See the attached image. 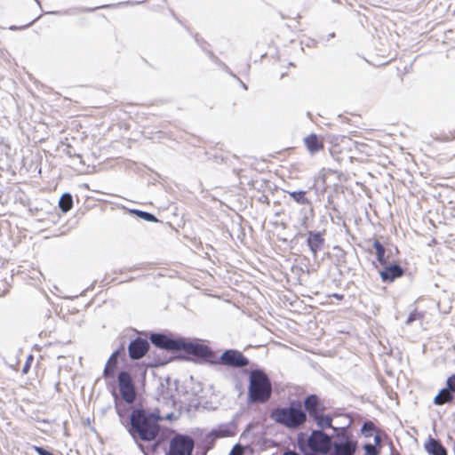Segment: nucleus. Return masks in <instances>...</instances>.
<instances>
[{"label":"nucleus","instance_id":"20e7f679","mask_svg":"<svg viewBox=\"0 0 455 455\" xmlns=\"http://www.w3.org/2000/svg\"><path fill=\"white\" fill-rule=\"evenodd\" d=\"M249 398L253 403H267L272 395V384L268 376L260 370L250 374Z\"/></svg>","mask_w":455,"mask_h":455},{"label":"nucleus","instance_id":"f03ea898","mask_svg":"<svg viewBox=\"0 0 455 455\" xmlns=\"http://www.w3.org/2000/svg\"><path fill=\"white\" fill-rule=\"evenodd\" d=\"M131 427L129 429L132 436L142 441L150 442L156 438L159 434L157 419L148 414L142 409L133 410L130 416Z\"/></svg>","mask_w":455,"mask_h":455},{"label":"nucleus","instance_id":"7c9ffc66","mask_svg":"<svg viewBox=\"0 0 455 455\" xmlns=\"http://www.w3.org/2000/svg\"><path fill=\"white\" fill-rule=\"evenodd\" d=\"M447 139L455 140V129L450 132V136Z\"/></svg>","mask_w":455,"mask_h":455},{"label":"nucleus","instance_id":"4468645a","mask_svg":"<svg viewBox=\"0 0 455 455\" xmlns=\"http://www.w3.org/2000/svg\"><path fill=\"white\" fill-rule=\"evenodd\" d=\"M304 407L312 419L324 410L316 395H307L304 400Z\"/></svg>","mask_w":455,"mask_h":455},{"label":"nucleus","instance_id":"393cba45","mask_svg":"<svg viewBox=\"0 0 455 455\" xmlns=\"http://www.w3.org/2000/svg\"><path fill=\"white\" fill-rule=\"evenodd\" d=\"M445 386L455 395V374L447 378Z\"/></svg>","mask_w":455,"mask_h":455},{"label":"nucleus","instance_id":"4be33fe9","mask_svg":"<svg viewBox=\"0 0 455 455\" xmlns=\"http://www.w3.org/2000/svg\"><path fill=\"white\" fill-rule=\"evenodd\" d=\"M306 191H293L290 192L289 195L291 198H293L299 204H307L308 201L306 197Z\"/></svg>","mask_w":455,"mask_h":455},{"label":"nucleus","instance_id":"9b49d317","mask_svg":"<svg viewBox=\"0 0 455 455\" xmlns=\"http://www.w3.org/2000/svg\"><path fill=\"white\" fill-rule=\"evenodd\" d=\"M338 437L341 442L334 443L332 455H354L357 449V442L353 439L352 435L343 429Z\"/></svg>","mask_w":455,"mask_h":455},{"label":"nucleus","instance_id":"f3484780","mask_svg":"<svg viewBox=\"0 0 455 455\" xmlns=\"http://www.w3.org/2000/svg\"><path fill=\"white\" fill-rule=\"evenodd\" d=\"M425 449L431 455H447V451L444 446L434 438H430L425 443Z\"/></svg>","mask_w":455,"mask_h":455},{"label":"nucleus","instance_id":"412c9836","mask_svg":"<svg viewBox=\"0 0 455 455\" xmlns=\"http://www.w3.org/2000/svg\"><path fill=\"white\" fill-rule=\"evenodd\" d=\"M59 207L63 212H68L73 207V199L70 194H63L59 201Z\"/></svg>","mask_w":455,"mask_h":455},{"label":"nucleus","instance_id":"ddd939ff","mask_svg":"<svg viewBox=\"0 0 455 455\" xmlns=\"http://www.w3.org/2000/svg\"><path fill=\"white\" fill-rule=\"evenodd\" d=\"M304 145L310 155H315L324 148L323 138L315 134L310 133L303 139Z\"/></svg>","mask_w":455,"mask_h":455},{"label":"nucleus","instance_id":"0eeeda50","mask_svg":"<svg viewBox=\"0 0 455 455\" xmlns=\"http://www.w3.org/2000/svg\"><path fill=\"white\" fill-rule=\"evenodd\" d=\"M307 446L315 453L326 455L331 449V439L323 431L314 430L307 439Z\"/></svg>","mask_w":455,"mask_h":455},{"label":"nucleus","instance_id":"bb28decb","mask_svg":"<svg viewBox=\"0 0 455 455\" xmlns=\"http://www.w3.org/2000/svg\"><path fill=\"white\" fill-rule=\"evenodd\" d=\"M33 362V355H29L26 361L25 365L22 368V373L27 374L30 369L31 363Z\"/></svg>","mask_w":455,"mask_h":455},{"label":"nucleus","instance_id":"c85d7f7f","mask_svg":"<svg viewBox=\"0 0 455 455\" xmlns=\"http://www.w3.org/2000/svg\"><path fill=\"white\" fill-rule=\"evenodd\" d=\"M33 449L39 454V455H54L53 453L48 451L43 447L40 446H33Z\"/></svg>","mask_w":455,"mask_h":455},{"label":"nucleus","instance_id":"f8f14e48","mask_svg":"<svg viewBox=\"0 0 455 455\" xmlns=\"http://www.w3.org/2000/svg\"><path fill=\"white\" fill-rule=\"evenodd\" d=\"M149 349V343L142 338L132 340L128 347L129 356L132 360L142 358Z\"/></svg>","mask_w":455,"mask_h":455},{"label":"nucleus","instance_id":"a211bd4d","mask_svg":"<svg viewBox=\"0 0 455 455\" xmlns=\"http://www.w3.org/2000/svg\"><path fill=\"white\" fill-rule=\"evenodd\" d=\"M119 354V350L115 351L108 359L103 373L105 378L114 377L117 366V358Z\"/></svg>","mask_w":455,"mask_h":455},{"label":"nucleus","instance_id":"cd10ccee","mask_svg":"<svg viewBox=\"0 0 455 455\" xmlns=\"http://www.w3.org/2000/svg\"><path fill=\"white\" fill-rule=\"evenodd\" d=\"M243 449L239 444L235 445L229 453V455H243Z\"/></svg>","mask_w":455,"mask_h":455},{"label":"nucleus","instance_id":"39448f33","mask_svg":"<svg viewBox=\"0 0 455 455\" xmlns=\"http://www.w3.org/2000/svg\"><path fill=\"white\" fill-rule=\"evenodd\" d=\"M373 247L375 249L377 260L380 265L384 266V269L379 272V275L383 282L391 283L395 279L403 275L404 270L399 265H387V259L385 256L386 249L379 240H375L373 242Z\"/></svg>","mask_w":455,"mask_h":455},{"label":"nucleus","instance_id":"2eb2a0df","mask_svg":"<svg viewBox=\"0 0 455 455\" xmlns=\"http://www.w3.org/2000/svg\"><path fill=\"white\" fill-rule=\"evenodd\" d=\"M433 403L436 406L453 405L455 404V395L445 386L434 397Z\"/></svg>","mask_w":455,"mask_h":455},{"label":"nucleus","instance_id":"423d86ee","mask_svg":"<svg viewBox=\"0 0 455 455\" xmlns=\"http://www.w3.org/2000/svg\"><path fill=\"white\" fill-rule=\"evenodd\" d=\"M195 442L192 437L178 434L170 441L166 455H192Z\"/></svg>","mask_w":455,"mask_h":455},{"label":"nucleus","instance_id":"7ed1b4c3","mask_svg":"<svg viewBox=\"0 0 455 455\" xmlns=\"http://www.w3.org/2000/svg\"><path fill=\"white\" fill-rule=\"evenodd\" d=\"M270 418L289 429H298L307 422V413L299 402H291L289 406L272 410Z\"/></svg>","mask_w":455,"mask_h":455},{"label":"nucleus","instance_id":"1a4fd4ad","mask_svg":"<svg viewBox=\"0 0 455 455\" xmlns=\"http://www.w3.org/2000/svg\"><path fill=\"white\" fill-rule=\"evenodd\" d=\"M215 361L213 364H222L234 368H242L249 364V360L243 354L235 349H228L220 357L216 355Z\"/></svg>","mask_w":455,"mask_h":455},{"label":"nucleus","instance_id":"5701e85b","mask_svg":"<svg viewBox=\"0 0 455 455\" xmlns=\"http://www.w3.org/2000/svg\"><path fill=\"white\" fill-rule=\"evenodd\" d=\"M424 316H425V314L423 312H420V311H418L417 309H415L410 313V315L406 320V323L408 324H410L417 320H422L424 318Z\"/></svg>","mask_w":455,"mask_h":455},{"label":"nucleus","instance_id":"f257e3e1","mask_svg":"<svg viewBox=\"0 0 455 455\" xmlns=\"http://www.w3.org/2000/svg\"><path fill=\"white\" fill-rule=\"evenodd\" d=\"M150 340L156 347L162 349L183 351L187 355L204 359L210 363L216 362V354L203 343L188 341L183 338L173 339L170 335L162 333H152Z\"/></svg>","mask_w":455,"mask_h":455},{"label":"nucleus","instance_id":"6ab92c4d","mask_svg":"<svg viewBox=\"0 0 455 455\" xmlns=\"http://www.w3.org/2000/svg\"><path fill=\"white\" fill-rule=\"evenodd\" d=\"M381 445V437L379 434L374 435V443H366L363 446L366 455H379Z\"/></svg>","mask_w":455,"mask_h":455},{"label":"nucleus","instance_id":"6e6552de","mask_svg":"<svg viewBox=\"0 0 455 455\" xmlns=\"http://www.w3.org/2000/svg\"><path fill=\"white\" fill-rule=\"evenodd\" d=\"M330 153L338 161L344 159L352 150L353 140L347 136H333L330 140Z\"/></svg>","mask_w":455,"mask_h":455},{"label":"nucleus","instance_id":"b1692460","mask_svg":"<svg viewBox=\"0 0 455 455\" xmlns=\"http://www.w3.org/2000/svg\"><path fill=\"white\" fill-rule=\"evenodd\" d=\"M375 429V424L372 421L364 422L362 427V431L365 436H370L371 434H369V432L374 431Z\"/></svg>","mask_w":455,"mask_h":455},{"label":"nucleus","instance_id":"9d476101","mask_svg":"<svg viewBox=\"0 0 455 455\" xmlns=\"http://www.w3.org/2000/svg\"><path fill=\"white\" fill-rule=\"evenodd\" d=\"M117 380L122 398L127 403H132L136 399V390L131 374L122 371L118 374Z\"/></svg>","mask_w":455,"mask_h":455},{"label":"nucleus","instance_id":"dca6fc26","mask_svg":"<svg viewBox=\"0 0 455 455\" xmlns=\"http://www.w3.org/2000/svg\"><path fill=\"white\" fill-rule=\"evenodd\" d=\"M307 245L314 256H316L319 251L322 250L324 244L323 234L321 232H308Z\"/></svg>","mask_w":455,"mask_h":455},{"label":"nucleus","instance_id":"a878e982","mask_svg":"<svg viewBox=\"0 0 455 455\" xmlns=\"http://www.w3.org/2000/svg\"><path fill=\"white\" fill-rule=\"evenodd\" d=\"M138 215L144 219L145 220L156 222L157 221V219L151 213L146 212H138Z\"/></svg>","mask_w":455,"mask_h":455},{"label":"nucleus","instance_id":"c756f323","mask_svg":"<svg viewBox=\"0 0 455 455\" xmlns=\"http://www.w3.org/2000/svg\"><path fill=\"white\" fill-rule=\"evenodd\" d=\"M283 455H299L297 452L292 451H285ZM306 455H315V454H306Z\"/></svg>","mask_w":455,"mask_h":455},{"label":"nucleus","instance_id":"aec40b11","mask_svg":"<svg viewBox=\"0 0 455 455\" xmlns=\"http://www.w3.org/2000/svg\"><path fill=\"white\" fill-rule=\"evenodd\" d=\"M313 419L322 428L331 427L332 419L331 416L324 414L323 411H321L319 414L314 417Z\"/></svg>","mask_w":455,"mask_h":455}]
</instances>
